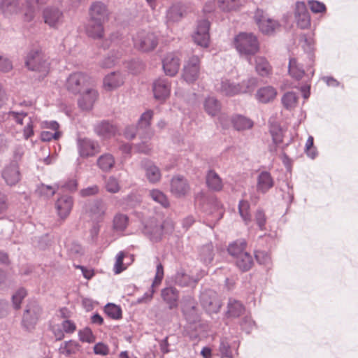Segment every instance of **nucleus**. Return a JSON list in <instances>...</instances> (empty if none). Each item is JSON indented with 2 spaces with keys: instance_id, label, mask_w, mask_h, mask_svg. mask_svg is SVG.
Here are the masks:
<instances>
[{
  "instance_id": "obj_1",
  "label": "nucleus",
  "mask_w": 358,
  "mask_h": 358,
  "mask_svg": "<svg viewBox=\"0 0 358 358\" xmlns=\"http://www.w3.org/2000/svg\"><path fill=\"white\" fill-rule=\"evenodd\" d=\"M25 64L29 70L39 73L42 77L49 73V59L40 50H31L27 56Z\"/></svg>"
},
{
  "instance_id": "obj_2",
  "label": "nucleus",
  "mask_w": 358,
  "mask_h": 358,
  "mask_svg": "<svg viewBox=\"0 0 358 358\" xmlns=\"http://www.w3.org/2000/svg\"><path fill=\"white\" fill-rule=\"evenodd\" d=\"M234 43L236 50L247 56L255 55L259 48L257 38L252 33H240L235 37Z\"/></svg>"
},
{
  "instance_id": "obj_3",
  "label": "nucleus",
  "mask_w": 358,
  "mask_h": 358,
  "mask_svg": "<svg viewBox=\"0 0 358 358\" xmlns=\"http://www.w3.org/2000/svg\"><path fill=\"white\" fill-rule=\"evenodd\" d=\"M152 115L153 112L150 110L143 113L141 115L136 127L129 126L125 129L124 133L125 138L127 139H133L136 135L138 134L139 136L143 135L150 138L152 136L150 126Z\"/></svg>"
},
{
  "instance_id": "obj_4",
  "label": "nucleus",
  "mask_w": 358,
  "mask_h": 358,
  "mask_svg": "<svg viewBox=\"0 0 358 358\" xmlns=\"http://www.w3.org/2000/svg\"><path fill=\"white\" fill-rule=\"evenodd\" d=\"M93 85V80L86 73L83 72H74L69 76L65 83L66 90L73 94H80L90 86Z\"/></svg>"
},
{
  "instance_id": "obj_5",
  "label": "nucleus",
  "mask_w": 358,
  "mask_h": 358,
  "mask_svg": "<svg viewBox=\"0 0 358 358\" xmlns=\"http://www.w3.org/2000/svg\"><path fill=\"white\" fill-rule=\"evenodd\" d=\"M135 48L142 52L153 50L158 44L157 36L151 31L141 30L133 36Z\"/></svg>"
},
{
  "instance_id": "obj_6",
  "label": "nucleus",
  "mask_w": 358,
  "mask_h": 358,
  "mask_svg": "<svg viewBox=\"0 0 358 358\" xmlns=\"http://www.w3.org/2000/svg\"><path fill=\"white\" fill-rule=\"evenodd\" d=\"M41 313V308L36 301L29 302L24 312L22 324L27 330L34 329Z\"/></svg>"
},
{
  "instance_id": "obj_7",
  "label": "nucleus",
  "mask_w": 358,
  "mask_h": 358,
  "mask_svg": "<svg viewBox=\"0 0 358 358\" xmlns=\"http://www.w3.org/2000/svg\"><path fill=\"white\" fill-rule=\"evenodd\" d=\"M201 57L198 55L191 56L185 63L182 78L188 83L196 81L199 76Z\"/></svg>"
},
{
  "instance_id": "obj_8",
  "label": "nucleus",
  "mask_w": 358,
  "mask_h": 358,
  "mask_svg": "<svg viewBox=\"0 0 358 358\" xmlns=\"http://www.w3.org/2000/svg\"><path fill=\"white\" fill-rule=\"evenodd\" d=\"M255 21L260 31L264 34H271L279 27L278 21L271 18L267 13L257 9L254 15Z\"/></svg>"
},
{
  "instance_id": "obj_9",
  "label": "nucleus",
  "mask_w": 358,
  "mask_h": 358,
  "mask_svg": "<svg viewBox=\"0 0 358 358\" xmlns=\"http://www.w3.org/2000/svg\"><path fill=\"white\" fill-rule=\"evenodd\" d=\"M44 22L50 27L57 29L64 22L63 12L57 7L49 6L42 12Z\"/></svg>"
},
{
  "instance_id": "obj_10",
  "label": "nucleus",
  "mask_w": 358,
  "mask_h": 358,
  "mask_svg": "<svg viewBox=\"0 0 358 358\" xmlns=\"http://www.w3.org/2000/svg\"><path fill=\"white\" fill-rule=\"evenodd\" d=\"M210 22L207 20L198 22L196 31L192 36L193 40L198 45L207 48L210 41Z\"/></svg>"
},
{
  "instance_id": "obj_11",
  "label": "nucleus",
  "mask_w": 358,
  "mask_h": 358,
  "mask_svg": "<svg viewBox=\"0 0 358 358\" xmlns=\"http://www.w3.org/2000/svg\"><path fill=\"white\" fill-rule=\"evenodd\" d=\"M200 301L203 308L208 313H217L221 307V302L216 292L206 290L201 293Z\"/></svg>"
},
{
  "instance_id": "obj_12",
  "label": "nucleus",
  "mask_w": 358,
  "mask_h": 358,
  "mask_svg": "<svg viewBox=\"0 0 358 358\" xmlns=\"http://www.w3.org/2000/svg\"><path fill=\"white\" fill-rule=\"evenodd\" d=\"M90 19L93 22L105 23L109 19L110 12L107 6L101 1L93 2L89 9Z\"/></svg>"
},
{
  "instance_id": "obj_13",
  "label": "nucleus",
  "mask_w": 358,
  "mask_h": 358,
  "mask_svg": "<svg viewBox=\"0 0 358 358\" xmlns=\"http://www.w3.org/2000/svg\"><path fill=\"white\" fill-rule=\"evenodd\" d=\"M1 176L8 185H15L21 180L19 164L16 162H10L2 170Z\"/></svg>"
},
{
  "instance_id": "obj_14",
  "label": "nucleus",
  "mask_w": 358,
  "mask_h": 358,
  "mask_svg": "<svg viewBox=\"0 0 358 358\" xmlns=\"http://www.w3.org/2000/svg\"><path fill=\"white\" fill-rule=\"evenodd\" d=\"M98 96L97 90L93 87V85H91L86 88L82 94L80 93L78 104L82 110H90L92 108Z\"/></svg>"
},
{
  "instance_id": "obj_15",
  "label": "nucleus",
  "mask_w": 358,
  "mask_h": 358,
  "mask_svg": "<svg viewBox=\"0 0 358 358\" xmlns=\"http://www.w3.org/2000/svg\"><path fill=\"white\" fill-rule=\"evenodd\" d=\"M180 58L177 52H169L162 60L163 69L169 76H174L178 71Z\"/></svg>"
},
{
  "instance_id": "obj_16",
  "label": "nucleus",
  "mask_w": 358,
  "mask_h": 358,
  "mask_svg": "<svg viewBox=\"0 0 358 358\" xmlns=\"http://www.w3.org/2000/svg\"><path fill=\"white\" fill-rule=\"evenodd\" d=\"M215 87L217 92L224 96H233L241 93V85L227 78H222Z\"/></svg>"
},
{
  "instance_id": "obj_17",
  "label": "nucleus",
  "mask_w": 358,
  "mask_h": 358,
  "mask_svg": "<svg viewBox=\"0 0 358 358\" xmlns=\"http://www.w3.org/2000/svg\"><path fill=\"white\" fill-rule=\"evenodd\" d=\"M190 186L187 180L181 176L173 177L171 181V192L176 197L185 196L189 193Z\"/></svg>"
},
{
  "instance_id": "obj_18",
  "label": "nucleus",
  "mask_w": 358,
  "mask_h": 358,
  "mask_svg": "<svg viewBox=\"0 0 358 358\" xmlns=\"http://www.w3.org/2000/svg\"><path fill=\"white\" fill-rule=\"evenodd\" d=\"M77 145L79 155L82 157H89L99 152V144L89 138L78 139Z\"/></svg>"
},
{
  "instance_id": "obj_19",
  "label": "nucleus",
  "mask_w": 358,
  "mask_h": 358,
  "mask_svg": "<svg viewBox=\"0 0 358 358\" xmlns=\"http://www.w3.org/2000/svg\"><path fill=\"white\" fill-rule=\"evenodd\" d=\"M154 96L156 99L164 101L170 95L171 84L167 78H159L153 83Z\"/></svg>"
},
{
  "instance_id": "obj_20",
  "label": "nucleus",
  "mask_w": 358,
  "mask_h": 358,
  "mask_svg": "<svg viewBox=\"0 0 358 358\" xmlns=\"http://www.w3.org/2000/svg\"><path fill=\"white\" fill-rule=\"evenodd\" d=\"M73 204V201L71 196L63 195L58 198L55 203V208L61 219H66L69 215Z\"/></svg>"
},
{
  "instance_id": "obj_21",
  "label": "nucleus",
  "mask_w": 358,
  "mask_h": 358,
  "mask_svg": "<svg viewBox=\"0 0 358 358\" xmlns=\"http://www.w3.org/2000/svg\"><path fill=\"white\" fill-rule=\"evenodd\" d=\"M141 166L145 172V176L151 183L158 182L162 178L160 169L152 162L144 159L141 162Z\"/></svg>"
},
{
  "instance_id": "obj_22",
  "label": "nucleus",
  "mask_w": 358,
  "mask_h": 358,
  "mask_svg": "<svg viewBox=\"0 0 358 358\" xmlns=\"http://www.w3.org/2000/svg\"><path fill=\"white\" fill-rule=\"evenodd\" d=\"M143 234L152 241H159L162 236L163 226L156 220H150L143 229Z\"/></svg>"
},
{
  "instance_id": "obj_23",
  "label": "nucleus",
  "mask_w": 358,
  "mask_h": 358,
  "mask_svg": "<svg viewBox=\"0 0 358 358\" xmlns=\"http://www.w3.org/2000/svg\"><path fill=\"white\" fill-rule=\"evenodd\" d=\"M274 185V180L268 171H262L257 178V190L262 194L266 193Z\"/></svg>"
},
{
  "instance_id": "obj_24",
  "label": "nucleus",
  "mask_w": 358,
  "mask_h": 358,
  "mask_svg": "<svg viewBox=\"0 0 358 358\" xmlns=\"http://www.w3.org/2000/svg\"><path fill=\"white\" fill-rule=\"evenodd\" d=\"M206 183L208 188L213 192H220L224 187L222 178L213 169L208 171L206 176Z\"/></svg>"
},
{
  "instance_id": "obj_25",
  "label": "nucleus",
  "mask_w": 358,
  "mask_h": 358,
  "mask_svg": "<svg viewBox=\"0 0 358 358\" xmlns=\"http://www.w3.org/2000/svg\"><path fill=\"white\" fill-rule=\"evenodd\" d=\"M162 297L168 304L169 309H173L178 306L179 299V292L173 287H169L162 290Z\"/></svg>"
},
{
  "instance_id": "obj_26",
  "label": "nucleus",
  "mask_w": 358,
  "mask_h": 358,
  "mask_svg": "<svg viewBox=\"0 0 358 358\" xmlns=\"http://www.w3.org/2000/svg\"><path fill=\"white\" fill-rule=\"evenodd\" d=\"M124 83V78L120 72H112L103 79V87L108 91L113 90Z\"/></svg>"
},
{
  "instance_id": "obj_27",
  "label": "nucleus",
  "mask_w": 358,
  "mask_h": 358,
  "mask_svg": "<svg viewBox=\"0 0 358 358\" xmlns=\"http://www.w3.org/2000/svg\"><path fill=\"white\" fill-rule=\"evenodd\" d=\"M0 10L6 17L17 14L20 10V2L18 0H0Z\"/></svg>"
},
{
  "instance_id": "obj_28",
  "label": "nucleus",
  "mask_w": 358,
  "mask_h": 358,
  "mask_svg": "<svg viewBox=\"0 0 358 358\" xmlns=\"http://www.w3.org/2000/svg\"><path fill=\"white\" fill-rule=\"evenodd\" d=\"M185 13V8L181 3L173 4L166 11V18L168 23L179 22Z\"/></svg>"
},
{
  "instance_id": "obj_29",
  "label": "nucleus",
  "mask_w": 358,
  "mask_h": 358,
  "mask_svg": "<svg viewBox=\"0 0 358 358\" xmlns=\"http://www.w3.org/2000/svg\"><path fill=\"white\" fill-rule=\"evenodd\" d=\"M174 281L180 287H194L198 282L195 278L189 275L183 268L177 271L174 276Z\"/></svg>"
},
{
  "instance_id": "obj_30",
  "label": "nucleus",
  "mask_w": 358,
  "mask_h": 358,
  "mask_svg": "<svg viewBox=\"0 0 358 358\" xmlns=\"http://www.w3.org/2000/svg\"><path fill=\"white\" fill-rule=\"evenodd\" d=\"M81 349V345L79 343L74 340H69L68 341L63 342L59 349L58 352L60 355H62L66 357H70L73 355H76Z\"/></svg>"
},
{
  "instance_id": "obj_31",
  "label": "nucleus",
  "mask_w": 358,
  "mask_h": 358,
  "mask_svg": "<svg viewBox=\"0 0 358 358\" xmlns=\"http://www.w3.org/2000/svg\"><path fill=\"white\" fill-rule=\"evenodd\" d=\"M182 313L186 319L190 322H194L197 320L196 303L192 297L187 298L182 306Z\"/></svg>"
},
{
  "instance_id": "obj_32",
  "label": "nucleus",
  "mask_w": 358,
  "mask_h": 358,
  "mask_svg": "<svg viewBox=\"0 0 358 358\" xmlns=\"http://www.w3.org/2000/svg\"><path fill=\"white\" fill-rule=\"evenodd\" d=\"M231 124L237 131H243L251 129L254 122L250 118L242 115H234L231 117Z\"/></svg>"
},
{
  "instance_id": "obj_33",
  "label": "nucleus",
  "mask_w": 358,
  "mask_h": 358,
  "mask_svg": "<svg viewBox=\"0 0 358 358\" xmlns=\"http://www.w3.org/2000/svg\"><path fill=\"white\" fill-rule=\"evenodd\" d=\"M203 108L206 113L212 116L219 115L222 109L221 103L215 97H207L203 103Z\"/></svg>"
},
{
  "instance_id": "obj_34",
  "label": "nucleus",
  "mask_w": 358,
  "mask_h": 358,
  "mask_svg": "<svg viewBox=\"0 0 358 358\" xmlns=\"http://www.w3.org/2000/svg\"><path fill=\"white\" fill-rule=\"evenodd\" d=\"M255 70L259 76L266 77L271 74L272 68L266 58L260 56L255 57Z\"/></svg>"
},
{
  "instance_id": "obj_35",
  "label": "nucleus",
  "mask_w": 358,
  "mask_h": 358,
  "mask_svg": "<svg viewBox=\"0 0 358 358\" xmlns=\"http://www.w3.org/2000/svg\"><path fill=\"white\" fill-rule=\"evenodd\" d=\"M103 24L101 22H93L90 19L86 27L87 34L93 38H102L104 33Z\"/></svg>"
},
{
  "instance_id": "obj_36",
  "label": "nucleus",
  "mask_w": 358,
  "mask_h": 358,
  "mask_svg": "<svg viewBox=\"0 0 358 358\" xmlns=\"http://www.w3.org/2000/svg\"><path fill=\"white\" fill-rule=\"evenodd\" d=\"M96 134L103 138H110L117 132V128L108 121H103L95 127Z\"/></svg>"
},
{
  "instance_id": "obj_37",
  "label": "nucleus",
  "mask_w": 358,
  "mask_h": 358,
  "mask_svg": "<svg viewBox=\"0 0 358 358\" xmlns=\"http://www.w3.org/2000/svg\"><path fill=\"white\" fill-rule=\"evenodd\" d=\"M107 210V206L102 199H96L92 202L88 210L95 218H101L104 216Z\"/></svg>"
},
{
  "instance_id": "obj_38",
  "label": "nucleus",
  "mask_w": 358,
  "mask_h": 358,
  "mask_svg": "<svg viewBox=\"0 0 358 358\" xmlns=\"http://www.w3.org/2000/svg\"><path fill=\"white\" fill-rule=\"evenodd\" d=\"M277 94L275 89L271 86L260 88L256 94L257 99L262 103H268L273 101Z\"/></svg>"
},
{
  "instance_id": "obj_39",
  "label": "nucleus",
  "mask_w": 358,
  "mask_h": 358,
  "mask_svg": "<svg viewBox=\"0 0 358 358\" xmlns=\"http://www.w3.org/2000/svg\"><path fill=\"white\" fill-rule=\"evenodd\" d=\"M114 157L108 153L101 155L96 162L99 168L103 172H109L115 166Z\"/></svg>"
},
{
  "instance_id": "obj_40",
  "label": "nucleus",
  "mask_w": 358,
  "mask_h": 358,
  "mask_svg": "<svg viewBox=\"0 0 358 358\" xmlns=\"http://www.w3.org/2000/svg\"><path fill=\"white\" fill-rule=\"evenodd\" d=\"M164 278V268L161 263H159L157 265L156 268V273L154 278V280L152 283L151 288L148 292H146L144 295V297L151 299L152 298L153 294L155 292V287H158Z\"/></svg>"
},
{
  "instance_id": "obj_41",
  "label": "nucleus",
  "mask_w": 358,
  "mask_h": 358,
  "mask_svg": "<svg viewBox=\"0 0 358 358\" xmlns=\"http://www.w3.org/2000/svg\"><path fill=\"white\" fill-rule=\"evenodd\" d=\"M288 71L290 76L297 80H301L305 75L303 66L298 63L295 58L289 59Z\"/></svg>"
},
{
  "instance_id": "obj_42",
  "label": "nucleus",
  "mask_w": 358,
  "mask_h": 358,
  "mask_svg": "<svg viewBox=\"0 0 358 358\" xmlns=\"http://www.w3.org/2000/svg\"><path fill=\"white\" fill-rule=\"evenodd\" d=\"M236 264L242 271H248L253 265V258L250 253L245 252L236 259Z\"/></svg>"
},
{
  "instance_id": "obj_43",
  "label": "nucleus",
  "mask_w": 358,
  "mask_h": 358,
  "mask_svg": "<svg viewBox=\"0 0 358 358\" xmlns=\"http://www.w3.org/2000/svg\"><path fill=\"white\" fill-rule=\"evenodd\" d=\"M247 243L244 239L237 240L232 243L229 244L228 247V252L230 255L236 259L244 253Z\"/></svg>"
},
{
  "instance_id": "obj_44",
  "label": "nucleus",
  "mask_w": 358,
  "mask_h": 358,
  "mask_svg": "<svg viewBox=\"0 0 358 358\" xmlns=\"http://www.w3.org/2000/svg\"><path fill=\"white\" fill-rule=\"evenodd\" d=\"M199 256L201 260L206 264H210L212 262L214 256V248L211 243H207L203 245L199 252Z\"/></svg>"
},
{
  "instance_id": "obj_45",
  "label": "nucleus",
  "mask_w": 358,
  "mask_h": 358,
  "mask_svg": "<svg viewBox=\"0 0 358 358\" xmlns=\"http://www.w3.org/2000/svg\"><path fill=\"white\" fill-rule=\"evenodd\" d=\"M243 311L244 306L240 301L235 299H229L227 310V314L229 317H239L243 313Z\"/></svg>"
},
{
  "instance_id": "obj_46",
  "label": "nucleus",
  "mask_w": 358,
  "mask_h": 358,
  "mask_svg": "<svg viewBox=\"0 0 358 358\" xmlns=\"http://www.w3.org/2000/svg\"><path fill=\"white\" fill-rule=\"evenodd\" d=\"M129 217L124 214L117 213L113 218V229L117 232H123L128 226Z\"/></svg>"
},
{
  "instance_id": "obj_47",
  "label": "nucleus",
  "mask_w": 358,
  "mask_h": 358,
  "mask_svg": "<svg viewBox=\"0 0 358 358\" xmlns=\"http://www.w3.org/2000/svg\"><path fill=\"white\" fill-rule=\"evenodd\" d=\"M104 187L108 192L112 194L119 192L121 189L119 180L113 176L106 178Z\"/></svg>"
},
{
  "instance_id": "obj_48",
  "label": "nucleus",
  "mask_w": 358,
  "mask_h": 358,
  "mask_svg": "<svg viewBox=\"0 0 358 358\" xmlns=\"http://www.w3.org/2000/svg\"><path fill=\"white\" fill-rule=\"evenodd\" d=\"M149 196L157 203L161 204L163 207H168L169 201L167 196L160 190L154 189L149 192Z\"/></svg>"
},
{
  "instance_id": "obj_49",
  "label": "nucleus",
  "mask_w": 358,
  "mask_h": 358,
  "mask_svg": "<svg viewBox=\"0 0 358 358\" xmlns=\"http://www.w3.org/2000/svg\"><path fill=\"white\" fill-rule=\"evenodd\" d=\"M238 212L245 223L248 224L251 221V215L250 213V203L248 201L241 200L239 201Z\"/></svg>"
},
{
  "instance_id": "obj_50",
  "label": "nucleus",
  "mask_w": 358,
  "mask_h": 358,
  "mask_svg": "<svg viewBox=\"0 0 358 358\" xmlns=\"http://www.w3.org/2000/svg\"><path fill=\"white\" fill-rule=\"evenodd\" d=\"M57 189L55 187L41 184L38 186L36 192L45 198H50L56 193Z\"/></svg>"
},
{
  "instance_id": "obj_51",
  "label": "nucleus",
  "mask_w": 358,
  "mask_h": 358,
  "mask_svg": "<svg viewBox=\"0 0 358 358\" xmlns=\"http://www.w3.org/2000/svg\"><path fill=\"white\" fill-rule=\"evenodd\" d=\"M296 102L297 96L294 92H287L282 97V103L283 106L287 109L294 107L296 104Z\"/></svg>"
},
{
  "instance_id": "obj_52",
  "label": "nucleus",
  "mask_w": 358,
  "mask_h": 358,
  "mask_svg": "<svg viewBox=\"0 0 358 358\" xmlns=\"http://www.w3.org/2000/svg\"><path fill=\"white\" fill-rule=\"evenodd\" d=\"M220 352L222 355V357H227L232 358L233 357V351L231 347L229 344L228 340L225 338H222L220 341V344L219 347Z\"/></svg>"
},
{
  "instance_id": "obj_53",
  "label": "nucleus",
  "mask_w": 358,
  "mask_h": 358,
  "mask_svg": "<svg viewBox=\"0 0 358 358\" xmlns=\"http://www.w3.org/2000/svg\"><path fill=\"white\" fill-rule=\"evenodd\" d=\"M78 337L80 341L88 343H94L96 339L91 329H90L89 327H85L83 329H80L78 331Z\"/></svg>"
},
{
  "instance_id": "obj_54",
  "label": "nucleus",
  "mask_w": 358,
  "mask_h": 358,
  "mask_svg": "<svg viewBox=\"0 0 358 358\" xmlns=\"http://www.w3.org/2000/svg\"><path fill=\"white\" fill-rule=\"evenodd\" d=\"M105 313L113 319H120L122 317L120 308L115 304L108 303L105 306Z\"/></svg>"
},
{
  "instance_id": "obj_55",
  "label": "nucleus",
  "mask_w": 358,
  "mask_h": 358,
  "mask_svg": "<svg viewBox=\"0 0 358 358\" xmlns=\"http://www.w3.org/2000/svg\"><path fill=\"white\" fill-rule=\"evenodd\" d=\"M239 4V0H218V6L223 10H234L238 7Z\"/></svg>"
},
{
  "instance_id": "obj_56",
  "label": "nucleus",
  "mask_w": 358,
  "mask_h": 358,
  "mask_svg": "<svg viewBox=\"0 0 358 358\" xmlns=\"http://www.w3.org/2000/svg\"><path fill=\"white\" fill-rule=\"evenodd\" d=\"M241 93L252 92L257 85V79L250 78L247 80H243L241 84Z\"/></svg>"
},
{
  "instance_id": "obj_57",
  "label": "nucleus",
  "mask_w": 358,
  "mask_h": 358,
  "mask_svg": "<svg viewBox=\"0 0 358 358\" xmlns=\"http://www.w3.org/2000/svg\"><path fill=\"white\" fill-rule=\"evenodd\" d=\"M26 295L27 292L24 288L19 289L16 293L13 295L12 301L15 309H19L20 308V304Z\"/></svg>"
},
{
  "instance_id": "obj_58",
  "label": "nucleus",
  "mask_w": 358,
  "mask_h": 358,
  "mask_svg": "<svg viewBox=\"0 0 358 358\" xmlns=\"http://www.w3.org/2000/svg\"><path fill=\"white\" fill-rule=\"evenodd\" d=\"M8 118L14 120L17 124L22 125L24 119L28 120L27 113L25 112L10 111L8 113Z\"/></svg>"
},
{
  "instance_id": "obj_59",
  "label": "nucleus",
  "mask_w": 358,
  "mask_h": 358,
  "mask_svg": "<svg viewBox=\"0 0 358 358\" xmlns=\"http://www.w3.org/2000/svg\"><path fill=\"white\" fill-rule=\"evenodd\" d=\"M255 220L258 225L259 229L264 230L265 229V224L266 222V217L265 213L262 209H257L255 214Z\"/></svg>"
},
{
  "instance_id": "obj_60",
  "label": "nucleus",
  "mask_w": 358,
  "mask_h": 358,
  "mask_svg": "<svg viewBox=\"0 0 358 358\" xmlns=\"http://www.w3.org/2000/svg\"><path fill=\"white\" fill-rule=\"evenodd\" d=\"M124 257V252H120L116 257V261L114 265V272L116 274H119L127 268L123 264V259Z\"/></svg>"
},
{
  "instance_id": "obj_61",
  "label": "nucleus",
  "mask_w": 358,
  "mask_h": 358,
  "mask_svg": "<svg viewBox=\"0 0 358 358\" xmlns=\"http://www.w3.org/2000/svg\"><path fill=\"white\" fill-rule=\"evenodd\" d=\"M13 63L10 59L0 55V73H8L13 69Z\"/></svg>"
},
{
  "instance_id": "obj_62",
  "label": "nucleus",
  "mask_w": 358,
  "mask_h": 358,
  "mask_svg": "<svg viewBox=\"0 0 358 358\" xmlns=\"http://www.w3.org/2000/svg\"><path fill=\"white\" fill-rule=\"evenodd\" d=\"M295 17L297 25L301 29H306L310 25V17L309 13L296 15Z\"/></svg>"
},
{
  "instance_id": "obj_63",
  "label": "nucleus",
  "mask_w": 358,
  "mask_h": 358,
  "mask_svg": "<svg viewBox=\"0 0 358 358\" xmlns=\"http://www.w3.org/2000/svg\"><path fill=\"white\" fill-rule=\"evenodd\" d=\"M34 134V120L31 117H29L26 122V126L23 129V136L24 139L27 140L33 136Z\"/></svg>"
},
{
  "instance_id": "obj_64",
  "label": "nucleus",
  "mask_w": 358,
  "mask_h": 358,
  "mask_svg": "<svg viewBox=\"0 0 358 358\" xmlns=\"http://www.w3.org/2000/svg\"><path fill=\"white\" fill-rule=\"evenodd\" d=\"M61 136V132L55 131V132L51 131H43L41 133V139L42 141H50L52 139L57 140Z\"/></svg>"
}]
</instances>
